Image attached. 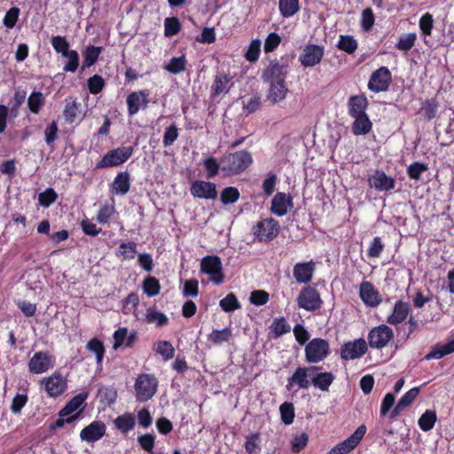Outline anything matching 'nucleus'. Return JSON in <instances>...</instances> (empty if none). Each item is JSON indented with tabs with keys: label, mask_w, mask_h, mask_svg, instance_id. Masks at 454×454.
<instances>
[{
	"label": "nucleus",
	"mask_w": 454,
	"mask_h": 454,
	"mask_svg": "<svg viewBox=\"0 0 454 454\" xmlns=\"http://www.w3.org/2000/svg\"><path fill=\"white\" fill-rule=\"evenodd\" d=\"M106 427L104 422L95 420L85 427L80 433V437L87 442H94L106 434Z\"/></svg>",
	"instance_id": "nucleus-22"
},
{
	"label": "nucleus",
	"mask_w": 454,
	"mask_h": 454,
	"mask_svg": "<svg viewBox=\"0 0 454 454\" xmlns=\"http://www.w3.org/2000/svg\"><path fill=\"white\" fill-rule=\"evenodd\" d=\"M231 79V76L225 73L217 74L215 76L214 82L210 87L211 96L215 98L221 94L228 93L233 85Z\"/></svg>",
	"instance_id": "nucleus-25"
},
{
	"label": "nucleus",
	"mask_w": 454,
	"mask_h": 454,
	"mask_svg": "<svg viewBox=\"0 0 454 454\" xmlns=\"http://www.w3.org/2000/svg\"><path fill=\"white\" fill-rule=\"evenodd\" d=\"M232 333L230 328H224L222 330H213L211 333L207 335V340L214 344H221L227 342L231 338Z\"/></svg>",
	"instance_id": "nucleus-46"
},
{
	"label": "nucleus",
	"mask_w": 454,
	"mask_h": 454,
	"mask_svg": "<svg viewBox=\"0 0 454 454\" xmlns=\"http://www.w3.org/2000/svg\"><path fill=\"white\" fill-rule=\"evenodd\" d=\"M385 248L380 237H374L367 248V256L369 258H378L382 254Z\"/></svg>",
	"instance_id": "nucleus-56"
},
{
	"label": "nucleus",
	"mask_w": 454,
	"mask_h": 454,
	"mask_svg": "<svg viewBox=\"0 0 454 454\" xmlns=\"http://www.w3.org/2000/svg\"><path fill=\"white\" fill-rule=\"evenodd\" d=\"M55 357L44 351L35 352L28 362L31 373L41 374L54 367Z\"/></svg>",
	"instance_id": "nucleus-13"
},
{
	"label": "nucleus",
	"mask_w": 454,
	"mask_h": 454,
	"mask_svg": "<svg viewBox=\"0 0 454 454\" xmlns=\"http://www.w3.org/2000/svg\"><path fill=\"white\" fill-rule=\"evenodd\" d=\"M203 166L206 171V176L207 179L215 177L219 170H222V162L218 161L216 158L209 156L203 160Z\"/></svg>",
	"instance_id": "nucleus-43"
},
{
	"label": "nucleus",
	"mask_w": 454,
	"mask_h": 454,
	"mask_svg": "<svg viewBox=\"0 0 454 454\" xmlns=\"http://www.w3.org/2000/svg\"><path fill=\"white\" fill-rule=\"evenodd\" d=\"M130 189V174L128 171L119 172L110 184L112 193L125 195Z\"/></svg>",
	"instance_id": "nucleus-26"
},
{
	"label": "nucleus",
	"mask_w": 454,
	"mask_h": 454,
	"mask_svg": "<svg viewBox=\"0 0 454 454\" xmlns=\"http://www.w3.org/2000/svg\"><path fill=\"white\" fill-rule=\"evenodd\" d=\"M88 392H82L72 397L67 404L62 408L59 412V417H67L71 415L73 412L80 409L85 403L88 398Z\"/></svg>",
	"instance_id": "nucleus-28"
},
{
	"label": "nucleus",
	"mask_w": 454,
	"mask_h": 454,
	"mask_svg": "<svg viewBox=\"0 0 454 454\" xmlns=\"http://www.w3.org/2000/svg\"><path fill=\"white\" fill-rule=\"evenodd\" d=\"M190 192L194 198L215 200L218 196L215 183L204 180H195L191 184Z\"/></svg>",
	"instance_id": "nucleus-16"
},
{
	"label": "nucleus",
	"mask_w": 454,
	"mask_h": 454,
	"mask_svg": "<svg viewBox=\"0 0 454 454\" xmlns=\"http://www.w3.org/2000/svg\"><path fill=\"white\" fill-rule=\"evenodd\" d=\"M395 333L392 328L386 325H380L368 333V343L372 348L382 349L394 340Z\"/></svg>",
	"instance_id": "nucleus-7"
},
{
	"label": "nucleus",
	"mask_w": 454,
	"mask_h": 454,
	"mask_svg": "<svg viewBox=\"0 0 454 454\" xmlns=\"http://www.w3.org/2000/svg\"><path fill=\"white\" fill-rule=\"evenodd\" d=\"M368 350L364 339L359 338L353 341L345 342L340 348V357L343 360H354L362 357Z\"/></svg>",
	"instance_id": "nucleus-14"
},
{
	"label": "nucleus",
	"mask_w": 454,
	"mask_h": 454,
	"mask_svg": "<svg viewBox=\"0 0 454 454\" xmlns=\"http://www.w3.org/2000/svg\"><path fill=\"white\" fill-rule=\"evenodd\" d=\"M358 43L352 35H340L337 43L339 50L353 54L357 49Z\"/></svg>",
	"instance_id": "nucleus-45"
},
{
	"label": "nucleus",
	"mask_w": 454,
	"mask_h": 454,
	"mask_svg": "<svg viewBox=\"0 0 454 454\" xmlns=\"http://www.w3.org/2000/svg\"><path fill=\"white\" fill-rule=\"evenodd\" d=\"M200 270L209 275L210 280L215 285H221L224 280L222 261L216 255H207L203 257L200 262Z\"/></svg>",
	"instance_id": "nucleus-8"
},
{
	"label": "nucleus",
	"mask_w": 454,
	"mask_h": 454,
	"mask_svg": "<svg viewBox=\"0 0 454 454\" xmlns=\"http://www.w3.org/2000/svg\"><path fill=\"white\" fill-rule=\"evenodd\" d=\"M439 106H440V104H439L437 98H431L426 99L422 103L420 112L423 114V116L427 121H431L437 116Z\"/></svg>",
	"instance_id": "nucleus-35"
},
{
	"label": "nucleus",
	"mask_w": 454,
	"mask_h": 454,
	"mask_svg": "<svg viewBox=\"0 0 454 454\" xmlns=\"http://www.w3.org/2000/svg\"><path fill=\"white\" fill-rule=\"evenodd\" d=\"M428 169V166L423 162H413L407 168V175L410 179L419 180L421 174Z\"/></svg>",
	"instance_id": "nucleus-60"
},
{
	"label": "nucleus",
	"mask_w": 454,
	"mask_h": 454,
	"mask_svg": "<svg viewBox=\"0 0 454 454\" xmlns=\"http://www.w3.org/2000/svg\"><path fill=\"white\" fill-rule=\"evenodd\" d=\"M114 427L122 434H127L135 427V416L130 412H125L114 420Z\"/></svg>",
	"instance_id": "nucleus-34"
},
{
	"label": "nucleus",
	"mask_w": 454,
	"mask_h": 454,
	"mask_svg": "<svg viewBox=\"0 0 454 454\" xmlns=\"http://www.w3.org/2000/svg\"><path fill=\"white\" fill-rule=\"evenodd\" d=\"M352 118L354 119L352 123V132L354 135H366L372 130V122L371 121L367 114L353 116Z\"/></svg>",
	"instance_id": "nucleus-31"
},
{
	"label": "nucleus",
	"mask_w": 454,
	"mask_h": 454,
	"mask_svg": "<svg viewBox=\"0 0 454 454\" xmlns=\"http://www.w3.org/2000/svg\"><path fill=\"white\" fill-rule=\"evenodd\" d=\"M369 106L367 98L364 94L351 96L348 101V114L350 117L366 114Z\"/></svg>",
	"instance_id": "nucleus-27"
},
{
	"label": "nucleus",
	"mask_w": 454,
	"mask_h": 454,
	"mask_svg": "<svg viewBox=\"0 0 454 454\" xmlns=\"http://www.w3.org/2000/svg\"><path fill=\"white\" fill-rule=\"evenodd\" d=\"M294 207L293 197L289 193L278 192L271 200L270 212L276 216L286 215Z\"/></svg>",
	"instance_id": "nucleus-17"
},
{
	"label": "nucleus",
	"mask_w": 454,
	"mask_h": 454,
	"mask_svg": "<svg viewBox=\"0 0 454 454\" xmlns=\"http://www.w3.org/2000/svg\"><path fill=\"white\" fill-rule=\"evenodd\" d=\"M419 27L421 30L422 35H431L434 28V19L433 15L429 12L424 13L419 21Z\"/></svg>",
	"instance_id": "nucleus-62"
},
{
	"label": "nucleus",
	"mask_w": 454,
	"mask_h": 454,
	"mask_svg": "<svg viewBox=\"0 0 454 454\" xmlns=\"http://www.w3.org/2000/svg\"><path fill=\"white\" fill-rule=\"evenodd\" d=\"M281 420L285 425H291L294 422L295 413L292 403L286 402L279 407Z\"/></svg>",
	"instance_id": "nucleus-50"
},
{
	"label": "nucleus",
	"mask_w": 454,
	"mask_h": 454,
	"mask_svg": "<svg viewBox=\"0 0 454 454\" xmlns=\"http://www.w3.org/2000/svg\"><path fill=\"white\" fill-rule=\"evenodd\" d=\"M114 213H115V208L113 205L105 204L100 207V208L97 214L96 219H97L98 223H99L101 224H106V223H108L109 220L111 219V217L114 215Z\"/></svg>",
	"instance_id": "nucleus-61"
},
{
	"label": "nucleus",
	"mask_w": 454,
	"mask_h": 454,
	"mask_svg": "<svg viewBox=\"0 0 454 454\" xmlns=\"http://www.w3.org/2000/svg\"><path fill=\"white\" fill-rule=\"evenodd\" d=\"M222 171L226 176H238L253 163V156L247 150H240L224 154L221 158Z\"/></svg>",
	"instance_id": "nucleus-1"
},
{
	"label": "nucleus",
	"mask_w": 454,
	"mask_h": 454,
	"mask_svg": "<svg viewBox=\"0 0 454 454\" xmlns=\"http://www.w3.org/2000/svg\"><path fill=\"white\" fill-rule=\"evenodd\" d=\"M133 146H121L108 151L100 160L96 163L97 169L117 167L126 162L133 154Z\"/></svg>",
	"instance_id": "nucleus-2"
},
{
	"label": "nucleus",
	"mask_w": 454,
	"mask_h": 454,
	"mask_svg": "<svg viewBox=\"0 0 454 454\" xmlns=\"http://www.w3.org/2000/svg\"><path fill=\"white\" fill-rule=\"evenodd\" d=\"M147 324H155L158 327L165 326L168 324V317L162 312L153 309H148L145 315Z\"/></svg>",
	"instance_id": "nucleus-42"
},
{
	"label": "nucleus",
	"mask_w": 454,
	"mask_h": 454,
	"mask_svg": "<svg viewBox=\"0 0 454 454\" xmlns=\"http://www.w3.org/2000/svg\"><path fill=\"white\" fill-rule=\"evenodd\" d=\"M186 64L187 60L184 55L174 57L165 65L164 69L171 74H177L185 70Z\"/></svg>",
	"instance_id": "nucleus-44"
},
{
	"label": "nucleus",
	"mask_w": 454,
	"mask_h": 454,
	"mask_svg": "<svg viewBox=\"0 0 454 454\" xmlns=\"http://www.w3.org/2000/svg\"><path fill=\"white\" fill-rule=\"evenodd\" d=\"M261 53V41L259 39H254L250 43L246 53L245 59L251 62H256Z\"/></svg>",
	"instance_id": "nucleus-57"
},
{
	"label": "nucleus",
	"mask_w": 454,
	"mask_h": 454,
	"mask_svg": "<svg viewBox=\"0 0 454 454\" xmlns=\"http://www.w3.org/2000/svg\"><path fill=\"white\" fill-rule=\"evenodd\" d=\"M417 35L415 33L403 35L398 38L395 47L400 51H408L415 45Z\"/></svg>",
	"instance_id": "nucleus-51"
},
{
	"label": "nucleus",
	"mask_w": 454,
	"mask_h": 454,
	"mask_svg": "<svg viewBox=\"0 0 454 454\" xmlns=\"http://www.w3.org/2000/svg\"><path fill=\"white\" fill-rule=\"evenodd\" d=\"M63 57L67 59V62L65 64L63 70L66 72L74 73L79 67L78 52L74 50H71Z\"/></svg>",
	"instance_id": "nucleus-63"
},
{
	"label": "nucleus",
	"mask_w": 454,
	"mask_h": 454,
	"mask_svg": "<svg viewBox=\"0 0 454 454\" xmlns=\"http://www.w3.org/2000/svg\"><path fill=\"white\" fill-rule=\"evenodd\" d=\"M153 350L160 355L164 361H168L175 356V348L168 340H158L153 344Z\"/></svg>",
	"instance_id": "nucleus-37"
},
{
	"label": "nucleus",
	"mask_w": 454,
	"mask_h": 454,
	"mask_svg": "<svg viewBox=\"0 0 454 454\" xmlns=\"http://www.w3.org/2000/svg\"><path fill=\"white\" fill-rule=\"evenodd\" d=\"M51 43L57 53L66 56L67 52L70 51L69 43L67 38L62 35H55L51 39Z\"/></svg>",
	"instance_id": "nucleus-54"
},
{
	"label": "nucleus",
	"mask_w": 454,
	"mask_h": 454,
	"mask_svg": "<svg viewBox=\"0 0 454 454\" xmlns=\"http://www.w3.org/2000/svg\"><path fill=\"white\" fill-rule=\"evenodd\" d=\"M270 329L275 337H279L285 333H289L291 326L284 317H279L273 320L270 325Z\"/></svg>",
	"instance_id": "nucleus-47"
},
{
	"label": "nucleus",
	"mask_w": 454,
	"mask_h": 454,
	"mask_svg": "<svg viewBox=\"0 0 454 454\" xmlns=\"http://www.w3.org/2000/svg\"><path fill=\"white\" fill-rule=\"evenodd\" d=\"M325 55L323 46L308 43L299 56V60L304 67H312L319 64Z\"/></svg>",
	"instance_id": "nucleus-15"
},
{
	"label": "nucleus",
	"mask_w": 454,
	"mask_h": 454,
	"mask_svg": "<svg viewBox=\"0 0 454 454\" xmlns=\"http://www.w3.org/2000/svg\"><path fill=\"white\" fill-rule=\"evenodd\" d=\"M270 89L268 91V99L272 104H277L282 100H284L286 97V93L288 89L286 87V82H269Z\"/></svg>",
	"instance_id": "nucleus-30"
},
{
	"label": "nucleus",
	"mask_w": 454,
	"mask_h": 454,
	"mask_svg": "<svg viewBox=\"0 0 454 454\" xmlns=\"http://www.w3.org/2000/svg\"><path fill=\"white\" fill-rule=\"evenodd\" d=\"M103 50L101 46L90 45L86 47L82 52L83 60L82 70H85L93 66L98 60L99 55L102 53Z\"/></svg>",
	"instance_id": "nucleus-33"
},
{
	"label": "nucleus",
	"mask_w": 454,
	"mask_h": 454,
	"mask_svg": "<svg viewBox=\"0 0 454 454\" xmlns=\"http://www.w3.org/2000/svg\"><path fill=\"white\" fill-rule=\"evenodd\" d=\"M181 30V23L176 17L166 18L164 20V35L173 36Z\"/></svg>",
	"instance_id": "nucleus-55"
},
{
	"label": "nucleus",
	"mask_w": 454,
	"mask_h": 454,
	"mask_svg": "<svg viewBox=\"0 0 454 454\" xmlns=\"http://www.w3.org/2000/svg\"><path fill=\"white\" fill-rule=\"evenodd\" d=\"M41 382L44 384L45 391L51 397L62 395L67 388V379L62 375L59 370H56L49 377L43 378Z\"/></svg>",
	"instance_id": "nucleus-11"
},
{
	"label": "nucleus",
	"mask_w": 454,
	"mask_h": 454,
	"mask_svg": "<svg viewBox=\"0 0 454 454\" xmlns=\"http://www.w3.org/2000/svg\"><path fill=\"white\" fill-rule=\"evenodd\" d=\"M305 360L309 364L324 361L330 354L329 342L322 338H314L305 346Z\"/></svg>",
	"instance_id": "nucleus-5"
},
{
	"label": "nucleus",
	"mask_w": 454,
	"mask_h": 454,
	"mask_svg": "<svg viewBox=\"0 0 454 454\" xmlns=\"http://www.w3.org/2000/svg\"><path fill=\"white\" fill-rule=\"evenodd\" d=\"M315 270L316 265L313 261L297 262L293 270L294 278L298 283L308 284L312 280Z\"/></svg>",
	"instance_id": "nucleus-23"
},
{
	"label": "nucleus",
	"mask_w": 454,
	"mask_h": 454,
	"mask_svg": "<svg viewBox=\"0 0 454 454\" xmlns=\"http://www.w3.org/2000/svg\"><path fill=\"white\" fill-rule=\"evenodd\" d=\"M148 97L149 91L147 90L129 93L126 99L129 115L134 116L141 108H146L149 103Z\"/></svg>",
	"instance_id": "nucleus-19"
},
{
	"label": "nucleus",
	"mask_w": 454,
	"mask_h": 454,
	"mask_svg": "<svg viewBox=\"0 0 454 454\" xmlns=\"http://www.w3.org/2000/svg\"><path fill=\"white\" fill-rule=\"evenodd\" d=\"M454 352V338L447 343H436L431 348L429 353L425 356L426 360L441 359Z\"/></svg>",
	"instance_id": "nucleus-29"
},
{
	"label": "nucleus",
	"mask_w": 454,
	"mask_h": 454,
	"mask_svg": "<svg viewBox=\"0 0 454 454\" xmlns=\"http://www.w3.org/2000/svg\"><path fill=\"white\" fill-rule=\"evenodd\" d=\"M286 74L287 66L273 59L263 70L262 79L264 82H286Z\"/></svg>",
	"instance_id": "nucleus-18"
},
{
	"label": "nucleus",
	"mask_w": 454,
	"mask_h": 454,
	"mask_svg": "<svg viewBox=\"0 0 454 454\" xmlns=\"http://www.w3.org/2000/svg\"><path fill=\"white\" fill-rule=\"evenodd\" d=\"M359 296L364 303L369 307H377L381 302L379 291L369 281H363L360 284Z\"/></svg>",
	"instance_id": "nucleus-21"
},
{
	"label": "nucleus",
	"mask_w": 454,
	"mask_h": 454,
	"mask_svg": "<svg viewBox=\"0 0 454 454\" xmlns=\"http://www.w3.org/2000/svg\"><path fill=\"white\" fill-rule=\"evenodd\" d=\"M240 197L238 188L229 186L224 188L221 192V201L224 205L233 204L239 200Z\"/></svg>",
	"instance_id": "nucleus-53"
},
{
	"label": "nucleus",
	"mask_w": 454,
	"mask_h": 454,
	"mask_svg": "<svg viewBox=\"0 0 454 454\" xmlns=\"http://www.w3.org/2000/svg\"><path fill=\"white\" fill-rule=\"evenodd\" d=\"M87 85L89 91L93 95H97L102 91L106 82L101 75L94 74L88 79Z\"/></svg>",
	"instance_id": "nucleus-58"
},
{
	"label": "nucleus",
	"mask_w": 454,
	"mask_h": 454,
	"mask_svg": "<svg viewBox=\"0 0 454 454\" xmlns=\"http://www.w3.org/2000/svg\"><path fill=\"white\" fill-rule=\"evenodd\" d=\"M156 436L153 434H144L137 437L138 444L146 452H152L155 445Z\"/></svg>",
	"instance_id": "nucleus-64"
},
{
	"label": "nucleus",
	"mask_w": 454,
	"mask_h": 454,
	"mask_svg": "<svg viewBox=\"0 0 454 454\" xmlns=\"http://www.w3.org/2000/svg\"><path fill=\"white\" fill-rule=\"evenodd\" d=\"M411 312V305L402 300L395 302L393 312L387 317V322L389 325H396L403 323Z\"/></svg>",
	"instance_id": "nucleus-24"
},
{
	"label": "nucleus",
	"mask_w": 454,
	"mask_h": 454,
	"mask_svg": "<svg viewBox=\"0 0 454 454\" xmlns=\"http://www.w3.org/2000/svg\"><path fill=\"white\" fill-rule=\"evenodd\" d=\"M318 369V366L297 367L287 380L286 389L290 391L295 385L300 389H308L311 385V381L308 380V377L310 373L314 374Z\"/></svg>",
	"instance_id": "nucleus-12"
},
{
	"label": "nucleus",
	"mask_w": 454,
	"mask_h": 454,
	"mask_svg": "<svg viewBox=\"0 0 454 454\" xmlns=\"http://www.w3.org/2000/svg\"><path fill=\"white\" fill-rule=\"evenodd\" d=\"M279 231V223L272 217L257 222L252 228L254 239L264 243H269L275 239L278 236Z\"/></svg>",
	"instance_id": "nucleus-3"
},
{
	"label": "nucleus",
	"mask_w": 454,
	"mask_h": 454,
	"mask_svg": "<svg viewBox=\"0 0 454 454\" xmlns=\"http://www.w3.org/2000/svg\"><path fill=\"white\" fill-rule=\"evenodd\" d=\"M219 305L225 312H233L240 308V303L233 293H230L223 298L220 301Z\"/></svg>",
	"instance_id": "nucleus-48"
},
{
	"label": "nucleus",
	"mask_w": 454,
	"mask_h": 454,
	"mask_svg": "<svg viewBox=\"0 0 454 454\" xmlns=\"http://www.w3.org/2000/svg\"><path fill=\"white\" fill-rule=\"evenodd\" d=\"M437 421V414L434 410H427L419 419V427L427 432L434 428L435 422Z\"/></svg>",
	"instance_id": "nucleus-38"
},
{
	"label": "nucleus",
	"mask_w": 454,
	"mask_h": 454,
	"mask_svg": "<svg viewBox=\"0 0 454 454\" xmlns=\"http://www.w3.org/2000/svg\"><path fill=\"white\" fill-rule=\"evenodd\" d=\"M157 387L158 380L153 375L146 373L138 375L134 386L137 401L147 402L155 395Z\"/></svg>",
	"instance_id": "nucleus-4"
},
{
	"label": "nucleus",
	"mask_w": 454,
	"mask_h": 454,
	"mask_svg": "<svg viewBox=\"0 0 454 454\" xmlns=\"http://www.w3.org/2000/svg\"><path fill=\"white\" fill-rule=\"evenodd\" d=\"M297 304L301 309L314 312L321 309L323 300L315 287L306 286L301 289L297 296Z\"/></svg>",
	"instance_id": "nucleus-6"
},
{
	"label": "nucleus",
	"mask_w": 454,
	"mask_h": 454,
	"mask_svg": "<svg viewBox=\"0 0 454 454\" xmlns=\"http://www.w3.org/2000/svg\"><path fill=\"white\" fill-rule=\"evenodd\" d=\"M392 82V74L387 67H380L372 72L370 76L367 87L375 93L385 92Z\"/></svg>",
	"instance_id": "nucleus-9"
},
{
	"label": "nucleus",
	"mask_w": 454,
	"mask_h": 454,
	"mask_svg": "<svg viewBox=\"0 0 454 454\" xmlns=\"http://www.w3.org/2000/svg\"><path fill=\"white\" fill-rule=\"evenodd\" d=\"M144 292L150 297L160 294V285L159 280L154 277H147L143 282Z\"/></svg>",
	"instance_id": "nucleus-52"
},
{
	"label": "nucleus",
	"mask_w": 454,
	"mask_h": 454,
	"mask_svg": "<svg viewBox=\"0 0 454 454\" xmlns=\"http://www.w3.org/2000/svg\"><path fill=\"white\" fill-rule=\"evenodd\" d=\"M81 114V103L77 102L76 99L66 104L63 115L66 122L72 124L78 118Z\"/></svg>",
	"instance_id": "nucleus-40"
},
{
	"label": "nucleus",
	"mask_w": 454,
	"mask_h": 454,
	"mask_svg": "<svg viewBox=\"0 0 454 454\" xmlns=\"http://www.w3.org/2000/svg\"><path fill=\"white\" fill-rule=\"evenodd\" d=\"M137 253V244L134 241L121 242L116 250V256L121 260H132Z\"/></svg>",
	"instance_id": "nucleus-36"
},
{
	"label": "nucleus",
	"mask_w": 454,
	"mask_h": 454,
	"mask_svg": "<svg viewBox=\"0 0 454 454\" xmlns=\"http://www.w3.org/2000/svg\"><path fill=\"white\" fill-rule=\"evenodd\" d=\"M366 430L365 425L359 426L349 437L333 446L329 454H348L358 446Z\"/></svg>",
	"instance_id": "nucleus-10"
},
{
	"label": "nucleus",
	"mask_w": 454,
	"mask_h": 454,
	"mask_svg": "<svg viewBox=\"0 0 454 454\" xmlns=\"http://www.w3.org/2000/svg\"><path fill=\"white\" fill-rule=\"evenodd\" d=\"M279 12L284 18H290L300 10L299 0H279Z\"/></svg>",
	"instance_id": "nucleus-41"
},
{
	"label": "nucleus",
	"mask_w": 454,
	"mask_h": 454,
	"mask_svg": "<svg viewBox=\"0 0 454 454\" xmlns=\"http://www.w3.org/2000/svg\"><path fill=\"white\" fill-rule=\"evenodd\" d=\"M86 348L95 354L97 364L101 365L106 353L103 341L98 338H92L87 342Z\"/></svg>",
	"instance_id": "nucleus-39"
},
{
	"label": "nucleus",
	"mask_w": 454,
	"mask_h": 454,
	"mask_svg": "<svg viewBox=\"0 0 454 454\" xmlns=\"http://www.w3.org/2000/svg\"><path fill=\"white\" fill-rule=\"evenodd\" d=\"M369 184L379 192H389L395 187V179L387 176L383 170L376 169L369 177Z\"/></svg>",
	"instance_id": "nucleus-20"
},
{
	"label": "nucleus",
	"mask_w": 454,
	"mask_h": 454,
	"mask_svg": "<svg viewBox=\"0 0 454 454\" xmlns=\"http://www.w3.org/2000/svg\"><path fill=\"white\" fill-rule=\"evenodd\" d=\"M44 104V97L41 91H33L27 98V106L33 114H38Z\"/></svg>",
	"instance_id": "nucleus-49"
},
{
	"label": "nucleus",
	"mask_w": 454,
	"mask_h": 454,
	"mask_svg": "<svg viewBox=\"0 0 454 454\" xmlns=\"http://www.w3.org/2000/svg\"><path fill=\"white\" fill-rule=\"evenodd\" d=\"M58 199V193L51 187L47 188L38 196L39 204L43 207H49Z\"/></svg>",
	"instance_id": "nucleus-59"
},
{
	"label": "nucleus",
	"mask_w": 454,
	"mask_h": 454,
	"mask_svg": "<svg viewBox=\"0 0 454 454\" xmlns=\"http://www.w3.org/2000/svg\"><path fill=\"white\" fill-rule=\"evenodd\" d=\"M334 380L335 376L330 372H319L313 375L311 385L321 391L327 392Z\"/></svg>",
	"instance_id": "nucleus-32"
}]
</instances>
